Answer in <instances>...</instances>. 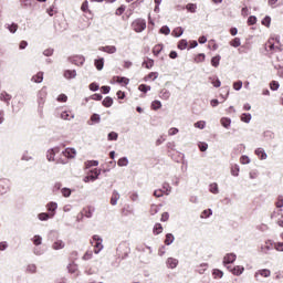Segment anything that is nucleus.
Segmentation results:
<instances>
[{
    "label": "nucleus",
    "mask_w": 283,
    "mask_h": 283,
    "mask_svg": "<svg viewBox=\"0 0 283 283\" xmlns=\"http://www.w3.org/2000/svg\"><path fill=\"white\" fill-rule=\"evenodd\" d=\"M91 244L95 247L94 253L98 254L101 253V251H103V239L97 234L93 235V241L91 242Z\"/></svg>",
    "instance_id": "obj_2"
},
{
    "label": "nucleus",
    "mask_w": 283,
    "mask_h": 283,
    "mask_svg": "<svg viewBox=\"0 0 283 283\" xmlns=\"http://www.w3.org/2000/svg\"><path fill=\"white\" fill-rule=\"evenodd\" d=\"M31 81L33 83H43V72H39L36 75H33Z\"/></svg>",
    "instance_id": "obj_21"
},
{
    "label": "nucleus",
    "mask_w": 283,
    "mask_h": 283,
    "mask_svg": "<svg viewBox=\"0 0 283 283\" xmlns=\"http://www.w3.org/2000/svg\"><path fill=\"white\" fill-rule=\"evenodd\" d=\"M209 191L210 193H214V195L220 193V190L218 189V184H211L209 186Z\"/></svg>",
    "instance_id": "obj_36"
},
{
    "label": "nucleus",
    "mask_w": 283,
    "mask_h": 283,
    "mask_svg": "<svg viewBox=\"0 0 283 283\" xmlns=\"http://www.w3.org/2000/svg\"><path fill=\"white\" fill-rule=\"evenodd\" d=\"M242 123H251V114L250 113H243L241 115Z\"/></svg>",
    "instance_id": "obj_40"
},
{
    "label": "nucleus",
    "mask_w": 283,
    "mask_h": 283,
    "mask_svg": "<svg viewBox=\"0 0 283 283\" xmlns=\"http://www.w3.org/2000/svg\"><path fill=\"white\" fill-rule=\"evenodd\" d=\"M0 101L6 103L7 105H10V101H12V95L8 94V92L3 91L0 94Z\"/></svg>",
    "instance_id": "obj_7"
},
{
    "label": "nucleus",
    "mask_w": 283,
    "mask_h": 283,
    "mask_svg": "<svg viewBox=\"0 0 283 283\" xmlns=\"http://www.w3.org/2000/svg\"><path fill=\"white\" fill-rule=\"evenodd\" d=\"M39 220H41V222H45L48 220H50V218H54V213H48V212H42L40 214H38Z\"/></svg>",
    "instance_id": "obj_12"
},
{
    "label": "nucleus",
    "mask_w": 283,
    "mask_h": 283,
    "mask_svg": "<svg viewBox=\"0 0 283 283\" xmlns=\"http://www.w3.org/2000/svg\"><path fill=\"white\" fill-rule=\"evenodd\" d=\"M23 8H32V3H34V0H20Z\"/></svg>",
    "instance_id": "obj_45"
},
{
    "label": "nucleus",
    "mask_w": 283,
    "mask_h": 283,
    "mask_svg": "<svg viewBox=\"0 0 283 283\" xmlns=\"http://www.w3.org/2000/svg\"><path fill=\"white\" fill-rule=\"evenodd\" d=\"M98 176H101V170L94 169L91 171V175H88V178L94 182V180H98Z\"/></svg>",
    "instance_id": "obj_20"
},
{
    "label": "nucleus",
    "mask_w": 283,
    "mask_h": 283,
    "mask_svg": "<svg viewBox=\"0 0 283 283\" xmlns=\"http://www.w3.org/2000/svg\"><path fill=\"white\" fill-rule=\"evenodd\" d=\"M163 48L164 45L163 44H157L153 48V54L155 56H158V54H160V52H163Z\"/></svg>",
    "instance_id": "obj_31"
},
{
    "label": "nucleus",
    "mask_w": 283,
    "mask_h": 283,
    "mask_svg": "<svg viewBox=\"0 0 283 283\" xmlns=\"http://www.w3.org/2000/svg\"><path fill=\"white\" fill-rule=\"evenodd\" d=\"M211 84L213 85V87H220V85H222V82H220L219 78H212Z\"/></svg>",
    "instance_id": "obj_64"
},
{
    "label": "nucleus",
    "mask_w": 283,
    "mask_h": 283,
    "mask_svg": "<svg viewBox=\"0 0 283 283\" xmlns=\"http://www.w3.org/2000/svg\"><path fill=\"white\" fill-rule=\"evenodd\" d=\"M174 240H176L174 238V234L168 233V234H166L165 244H167V247H169V244H174Z\"/></svg>",
    "instance_id": "obj_32"
},
{
    "label": "nucleus",
    "mask_w": 283,
    "mask_h": 283,
    "mask_svg": "<svg viewBox=\"0 0 283 283\" xmlns=\"http://www.w3.org/2000/svg\"><path fill=\"white\" fill-rule=\"evenodd\" d=\"M230 45H232V48H240V45H242V42L240 41V38H234L231 42Z\"/></svg>",
    "instance_id": "obj_44"
},
{
    "label": "nucleus",
    "mask_w": 283,
    "mask_h": 283,
    "mask_svg": "<svg viewBox=\"0 0 283 283\" xmlns=\"http://www.w3.org/2000/svg\"><path fill=\"white\" fill-rule=\"evenodd\" d=\"M91 120H92V123H101V115H98V114H93V115L91 116Z\"/></svg>",
    "instance_id": "obj_58"
},
{
    "label": "nucleus",
    "mask_w": 283,
    "mask_h": 283,
    "mask_svg": "<svg viewBox=\"0 0 283 283\" xmlns=\"http://www.w3.org/2000/svg\"><path fill=\"white\" fill-rule=\"evenodd\" d=\"M82 12H90V2L85 0L81 7Z\"/></svg>",
    "instance_id": "obj_46"
},
{
    "label": "nucleus",
    "mask_w": 283,
    "mask_h": 283,
    "mask_svg": "<svg viewBox=\"0 0 283 283\" xmlns=\"http://www.w3.org/2000/svg\"><path fill=\"white\" fill-rule=\"evenodd\" d=\"M143 66L146 67L147 70H151L154 67V60L148 59L147 61H144Z\"/></svg>",
    "instance_id": "obj_37"
},
{
    "label": "nucleus",
    "mask_w": 283,
    "mask_h": 283,
    "mask_svg": "<svg viewBox=\"0 0 283 283\" xmlns=\"http://www.w3.org/2000/svg\"><path fill=\"white\" fill-rule=\"evenodd\" d=\"M31 240L35 247H41V244H43V238L39 234H35Z\"/></svg>",
    "instance_id": "obj_19"
},
{
    "label": "nucleus",
    "mask_w": 283,
    "mask_h": 283,
    "mask_svg": "<svg viewBox=\"0 0 283 283\" xmlns=\"http://www.w3.org/2000/svg\"><path fill=\"white\" fill-rule=\"evenodd\" d=\"M104 65H105V59L102 57L99 60H95L96 70L98 71L103 70Z\"/></svg>",
    "instance_id": "obj_27"
},
{
    "label": "nucleus",
    "mask_w": 283,
    "mask_h": 283,
    "mask_svg": "<svg viewBox=\"0 0 283 283\" xmlns=\"http://www.w3.org/2000/svg\"><path fill=\"white\" fill-rule=\"evenodd\" d=\"M147 28V22L143 19H137L133 21L132 29L134 32H143Z\"/></svg>",
    "instance_id": "obj_1"
},
{
    "label": "nucleus",
    "mask_w": 283,
    "mask_h": 283,
    "mask_svg": "<svg viewBox=\"0 0 283 283\" xmlns=\"http://www.w3.org/2000/svg\"><path fill=\"white\" fill-rule=\"evenodd\" d=\"M255 154L260 158V160H266V158H269L266 151H264V148H256Z\"/></svg>",
    "instance_id": "obj_11"
},
{
    "label": "nucleus",
    "mask_w": 283,
    "mask_h": 283,
    "mask_svg": "<svg viewBox=\"0 0 283 283\" xmlns=\"http://www.w3.org/2000/svg\"><path fill=\"white\" fill-rule=\"evenodd\" d=\"M82 216H85V218H92L94 216V208L90 206L88 208H84L82 211Z\"/></svg>",
    "instance_id": "obj_14"
},
{
    "label": "nucleus",
    "mask_w": 283,
    "mask_h": 283,
    "mask_svg": "<svg viewBox=\"0 0 283 283\" xmlns=\"http://www.w3.org/2000/svg\"><path fill=\"white\" fill-rule=\"evenodd\" d=\"M237 255L234 253H229L223 258V266L227 264H233L235 262Z\"/></svg>",
    "instance_id": "obj_4"
},
{
    "label": "nucleus",
    "mask_w": 283,
    "mask_h": 283,
    "mask_svg": "<svg viewBox=\"0 0 283 283\" xmlns=\"http://www.w3.org/2000/svg\"><path fill=\"white\" fill-rule=\"evenodd\" d=\"M220 59H222L220 55L213 56L211 59V65L212 67H218L220 65Z\"/></svg>",
    "instance_id": "obj_35"
},
{
    "label": "nucleus",
    "mask_w": 283,
    "mask_h": 283,
    "mask_svg": "<svg viewBox=\"0 0 283 283\" xmlns=\"http://www.w3.org/2000/svg\"><path fill=\"white\" fill-rule=\"evenodd\" d=\"M160 107H163V103H160V101H154L153 103H151V108L153 109H160Z\"/></svg>",
    "instance_id": "obj_49"
},
{
    "label": "nucleus",
    "mask_w": 283,
    "mask_h": 283,
    "mask_svg": "<svg viewBox=\"0 0 283 283\" xmlns=\"http://www.w3.org/2000/svg\"><path fill=\"white\" fill-rule=\"evenodd\" d=\"M64 78H67V80L76 78V70L64 71Z\"/></svg>",
    "instance_id": "obj_15"
},
{
    "label": "nucleus",
    "mask_w": 283,
    "mask_h": 283,
    "mask_svg": "<svg viewBox=\"0 0 283 283\" xmlns=\"http://www.w3.org/2000/svg\"><path fill=\"white\" fill-rule=\"evenodd\" d=\"M213 275H214V277H223L224 272H222L219 269H216V270H213Z\"/></svg>",
    "instance_id": "obj_59"
},
{
    "label": "nucleus",
    "mask_w": 283,
    "mask_h": 283,
    "mask_svg": "<svg viewBox=\"0 0 283 283\" xmlns=\"http://www.w3.org/2000/svg\"><path fill=\"white\" fill-rule=\"evenodd\" d=\"M220 123L226 129H229V127H231V118L222 117Z\"/></svg>",
    "instance_id": "obj_24"
},
{
    "label": "nucleus",
    "mask_w": 283,
    "mask_h": 283,
    "mask_svg": "<svg viewBox=\"0 0 283 283\" xmlns=\"http://www.w3.org/2000/svg\"><path fill=\"white\" fill-rule=\"evenodd\" d=\"M270 90H272V92H277V90H280V83L277 81H272L270 83Z\"/></svg>",
    "instance_id": "obj_39"
},
{
    "label": "nucleus",
    "mask_w": 283,
    "mask_h": 283,
    "mask_svg": "<svg viewBox=\"0 0 283 283\" xmlns=\"http://www.w3.org/2000/svg\"><path fill=\"white\" fill-rule=\"evenodd\" d=\"M167 265L169 269H176V266H178V260L174 258H169L167 260Z\"/></svg>",
    "instance_id": "obj_23"
},
{
    "label": "nucleus",
    "mask_w": 283,
    "mask_h": 283,
    "mask_svg": "<svg viewBox=\"0 0 283 283\" xmlns=\"http://www.w3.org/2000/svg\"><path fill=\"white\" fill-rule=\"evenodd\" d=\"M163 189L166 196H169V193H171V186L168 182L163 184Z\"/></svg>",
    "instance_id": "obj_38"
},
{
    "label": "nucleus",
    "mask_w": 283,
    "mask_h": 283,
    "mask_svg": "<svg viewBox=\"0 0 283 283\" xmlns=\"http://www.w3.org/2000/svg\"><path fill=\"white\" fill-rule=\"evenodd\" d=\"M275 205H276L277 209H282V207H283V196L277 197V201H276Z\"/></svg>",
    "instance_id": "obj_62"
},
{
    "label": "nucleus",
    "mask_w": 283,
    "mask_h": 283,
    "mask_svg": "<svg viewBox=\"0 0 283 283\" xmlns=\"http://www.w3.org/2000/svg\"><path fill=\"white\" fill-rule=\"evenodd\" d=\"M233 90H235V92H240V90H242V81L234 82Z\"/></svg>",
    "instance_id": "obj_53"
},
{
    "label": "nucleus",
    "mask_w": 283,
    "mask_h": 283,
    "mask_svg": "<svg viewBox=\"0 0 283 283\" xmlns=\"http://www.w3.org/2000/svg\"><path fill=\"white\" fill-rule=\"evenodd\" d=\"M59 151H61V148L59 147H54L48 150L46 153V158L49 160V163L54 161V156H56V154H59Z\"/></svg>",
    "instance_id": "obj_3"
},
{
    "label": "nucleus",
    "mask_w": 283,
    "mask_h": 283,
    "mask_svg": "<svg viewBox=\"0 0 283 283\" xmlns=\"http://www.w3.org/2000/svg\"><path fill=\"white\" fill-rule=\"evenodd\" d=\"M186 10L191 13H196V10H198V6L196 3H188L186 6Z\"/></svg>",
    "instance_id": "obj_33"
},
{
    "label": "nucleus",
    "mask_w": 283,
    "mask_h": 283,
    "mask_svg": "<svg viewBox=\"0 0 283 283\" xmlns=\"http://www.w3.org/2000/svg\"><path fill=\"white\" fill-rule=\"evenodd\" d=\"M160 98L163 101H169V97L171 96V93L167 88H163L159 94Z\"/></svg>",
    "instance_id": "obj_17"
},
{
    "label": "nucleus",
    "mask_w": 283,
    "mask_h": 283,
    "mask_svg": "<svg viewBox=\"0 0 283 283\" xmlns=\"http://www.w3.org/2000/svg\"><path fill=\"white\" fill-rule=\"evenodd\" d=\"M153 231L155 235H160L163 233V224L156 223Z\"/></svg>",
    "instance_id": "obj_34"
},
{
    "label": "nucleus",
    "mask_w": 283,
    "mask_h": 283,
    "mask_svg": "<svg viewBox=\"0 0 283 283\" xmlns=\"http://www.w3.org/2000/svg\"><path fill=\"white\" fill-rule=\"evenodd\" d=\"M40 103H43L44 98L48 96V88L43 87L39 94Z\"/></svg>",
    "instance_id": "obj_30"
},
{
    "label": "nucleus",
    "mask_w": 283,
    "mask_h": 283,
    "mask_svg": "<svg viewBox=\"0 0 283 283\" xmlns=\"http://www.w3.org/2000/svg\"><path fill=\"white\" fill-rule=\"evenodd\" d=\"M207 269H209V264L202 263V264H200L199 268H198V273H199L200 275H203V273H205V271H207Z\"/></svg>",
    "instance_id": "obj_41"
},
{
    "label": "nucleus",
    "mask_w": 283,
    "mask_h": 283,
    "mask_svg": "<svg viewBox=\"0 0 283 283\" xmlns=\"http://www.w3.org/2000/svg\"><path fill=\"white\" fill-rule=\"evenodd\" d=\"M118 167H127L129 165V159L127 157H122L117 161Z\"/></svg>",
    "instance_id": "obj_28"
},
{
    "label": "nucleus",
    "mask_w": 283,
    "mask_h": 283,
    "mask_svg": "<svg viewBox=\"0 0 283 283\" xmlns=\"http://www.w3.org/2000/svg\"><path fill=\"white\" fill-rule=\"evenodd\" d=\"M107 138L108 140H118V134L116 132H111Z\"/></svg>",
    "instance_id": "obj_52"
},
{
    "label": "nucleus",
    "mask_w": 283,
    "mask_h": 283,
    "mask_svg": "<svg viewBox=\"0 0 283 283\" xmlns=\"http://www.w3.org/2000/svg\"><path fill=\"white\" fill-rule=\"evenodd\" d=\"M28 273H36V265L30 264L27 268Z\"/></svg>",
    "instance_id": "obj_63"
},
{
    "label": "nucleus",
    "mask_w": 283,
    "mask_h": 283,
    "mask_svg": "<svg viewBox=\"0 0 283 283\" xmlns=\"http://www.w3.org/2000/svg\"><path fill=\"white\" fill-rule=\"evenodd\" d=\"M7 30L11 32V34H14L19 30V24L17 23H11V24H6Z\"/></svg>",
    "instance_id": "obj_22"
},
{
    "label": "nucleus",
    "mask_w": 283,
    "mask_h": 283,
    "mask_svg": "<svg viewBox=\"0 0 283 283\" xmlns=\"http://www.w3.org/2000/svg\"><path fill=\"white\" fill-rule=\"evenodd\" d=\"M61 192L64 198H70V196H72V190L70 188H63Z\"/></svg>",
    "instance_id": "obj_47"
},
{
    "label": "nucleus",
    "mask_w": 283,
    "mask_h": 283,
    "mask_svg": "<svg viewBox=\"0 0 283 283\" xmlns=\"http://www.w3.org/2000/svg\"><path fill=\"white\" fill-rule=\"evenodd\" d=\"M77 269L78 268L74 263L67 265L69 273H74L75 271H77Z\"/></svg>",
    "instance_id": "obj_56"
},
{
    "label": "nucleus",
    "mask_w": 283,
    "mask_h": 283,
    "mask_svg": "<svg viewBox=\"0 0 283 283\" xmlns=\"http://www.w3.org/2000/svg\"><path fill=\"white\" fill-rule=\"evenodd\" d=\"M46 209L48 211H50L51 213H54L56 211V209H59V205L56 202H49L46 205Z\"/></svg>",
    "instance_id": "obj_26"
},
{
    "label": "nucleus",
    "mask_w": 283,
    "mask_h": 283,
    "mask_svg": "<svg viewBox=\"0 0 283 283\" xmlns=\"http://www.w3.org/2000/svg\"><path fill=\"white\" fill-rule=\"evenodd\" d=\"M206 126H207V123L203 120L195 123V127H197L198 129H205Z\"/></svg>",
    "instance_id": "obj_54"
},
{
    "label": "nucleus",
    "mask_w": 283,
    "mask_h": 283,
    "mask_svg": "<svg viewBox=\"0 0 283 283\" xmlns=\"http://www.w3.org/2000/svg\"><path fill=\"white\" fill-rule=\"evenodd\" d=\"M61 118L63 120H71V118H74V115H71L70 113H67L66 111L61 113Z\"/></svg>",
    "instance_id": "obj_42"
},
{
    "label": "nucleus",
    "mask_w": 283,
    "mask_h": 283,
    "mask_svg": "<svg viewBox=\"0 0 283 283\" xmlns=\"http://www.w3.org/2000/svg\"><path fill=\"white\" fill-rule=\"evenodd\" d=\"M187 45H188L187 40H180L179 43H178V49L179 50H187Z\"/></svg>",
    "instance_id": "obj_48"
},
{
    "label": "nucleus",
    "mask_w": 283,
    "mask_h": 283,
    "mask_svg": "<svg viewBox=\"0 0 283 283\" xmlns=\"http://www.w3.org/2000/svg\"><path fill=\"white\" fill-rule=\"evenodd\" d=\"M231 174H232V176L238 177L240 175V167H238V166L232 167Z\"/></svg>",
    "instance_id": "obj_61"
},
{
    "label": "nucleus",
    "mask_w": 283,
    "mask_h": 283,
    "mask_svg": "<svg viewBox=\"0 0 283 283\" xmlns=\"http://www.w3.org/2000/svg\"><path fill=\"white\" fill-rule=\"evenodd\" d=\"M233 275H242L244 273V266L237 265L233 269H230Z\"/></svg>",
    "instance_id": "obj_16"
},
{
    "label": "nucleus",
    "mask_w": 283,
    "mask_h": 283,
    "mask_svg": "<svg viewBox=\"0 0 283 283\" xmlns=\"http://www.w3.org/2000/svg\"><path fill=\"white\" fill-rule=\"evenodd\" d=\"M118 200H120V195L118 193V191L114 190L111 198V205H113V207H116V205H118Z\"/></svg>",
    "instance_id": "obj_9"
},
{
    "label": "nucleus",
    "mask_w": 283,
    "mask_h": 283,
    "mask_svg": "<svg viewBox=\"0 0 283 283\" xmlns=\"http://www.w3.org/2000/svg\"><path fill=\"white\" fill-rule=\"evenodd\" d=\"M172 34L176 38H180L182 36V34H185V30L182 29V27H178L172 31Z\"/></svg>",
    "instance_id": "obj_29"
},
{
    "label": "nucleus",
    "mask_w": 283,
    "mask_h": 283,
    "mask_svg": "<svg viewBox=\"0 0 283 283\" xmlns=\"http://www.w3.org/2000/svg\"><path fill=\"white\" fill-rule=\"evenodd\" d=\"M262 25H265L266 28H269L271 25V17L266 15L263 20H262Z\"/></svg>",
    "instance_id": "obj_55"
},
{
    "label": "nucleus",
    "mask_w": 283,
    "mask_h": 283,
    "mask_svg": "<svg viewBox=\"0 0 283 283\" xmlns=\"http://www.w3.org/2000/svg\"><path fill=\"white\" fill-rule=\"evenodd\" d=\"M102 105L104 107H112V105H114V99L112 97L107 96L103 99Z\"/></svg>",
    "instance_id": "obj_25"
},
{
    "label": "nucleus",
    "mask_w": 283,
    "mask_h": 283,
    "mask_svg": "<svg viewBox=\"0 0 283 283\" xmlns=\"http://www.w3.org/2000/svg\"><path fill=\"white\" fill-rule=\"evenodd\" d=\"M210 216H213V211L211 209L203 210L201 212V218H209Z\"/></svg>",
    "instance_id": "obj_50"
},
{
    "label": "nucleus",
    "mask_w": 283,
    "mask_h": 283,
    "mask_svg": "<svg viewBox=\"0 0 283 283\" xmlns=\"http://www.w3.org/2000/svg\"><path fill=\"white\" fill-rule=\"evenodd\" d=\"M259 275H262V277H271V270H260L255 273L254 277H258Z\"/></svg>",
    "instance_id": "obj_18"
},
{
    "label": "nucleus",
    "mask_w": 283,
    "mask_h": 283,
    "mask_svg": "<svg viewBox=\"0 0 283 283\" xmlns=\"http://www.w3.org/2000/svg\"><path fill=\"white\" fill-rule=\"evenodd\" d=\"M147 78H153V81H156V78H158V72H150L148 76L145 77V81H147Z\"/></svg>",
    "instance_id": "obj_57"
},
{
    "label": "nucleus",
    "mask_w": 283,
    "mask_h": 283,
    "mask_svg": "<svg viewBox=\"0 0 283 283\" xmlns=\"http://www.w3.org/2000/svg\"><path fill=\"white\" fill-rule=\"evenodd\" d=\"M170 32H171V30L169 29V27H167V25H164V27H161V29H160V33L161 34H170Z\"/></svg>",
    "instance_id": "obj_60"
},
{
    "label": "nucleus",
    "mask_w": 283,
    "mask_h": 283,
    "mask_svg": "<svg viewBox=\"0 0 283 283\" xmlns=\"http://www.w3.org/2000/svg\"><path fill=\"white\" fill-rule=\"evenodd\" d=\"M62 154L65 158H76V149L74 148H66Z\"/></svg>",
    "instance_id": "obj_6"
},
{
    "label": "nucleus",
    "mask_w": 283,
    "mask_h": 283,
    "mask_svg": "<svg viewBox=\"0 0 283 283\" xmlns=\"http://www.w3.org/2000/svg\"><path fill=\"white\" fill-rule=\"evenodd\" d=\"M138 90H139V92H144V94H147V92H149L151 90V86H149L147 84H140Z\"/></svg>",
    "instance_id": "obj_43"
},
{
    "label": "nucleus",
    "mask_w": 283,
    "mask_h": 283,
    "mask_svg": "<svg viewBox=\"0 0 283 283\" xmlns=\"http://www.w3.org/2000/svg\"><path fill=\"white\" fill-rule=\"evenodd\" d=\"M101 52H106V54H116V46L115 45H106L99 48Z\"/></svg>",
    "instance_id": "obj_5"
},
{
    "label": "nucleus",
    "mask_w": 283,
    "mask_h": 283,
    "mask_svg": "<svg viewBox=\"0 0 283 283\" xmlns=\"http://www.w3.org/2000/svg\"><path fill=\"white\" fill-rule=\"evenodd\" d=\"M71 63L74 65H83V63H85V57L82 55H76L71 60Z\"/></svg>",
    "instance_id": "obj_10"
},
{
    "label": "nucleus",
    "mask_w": 283,
    "mask_h": 283,
    "mask_svg": "<svg viewBox=\"0 0 283 283\" xmlns=\"http://www.w3.org/2000/svg\"><path fill=\"white\" fill-rule=\"evenodd\" d=\"M273 249V242L266 241L264 245L261 247L262 253H269V251H272Z\"/></svg>",
    "instance_id": "obj_13"
},
{
    "label": "nucleus",
    "mask_w": 283,
    "mask_h": 283,
    "mask_svg": "<svg viewBox=\"0 0 283 283\" xmlns=\"http://www.w3.org/2000/svg\"><path fill=\"white\" fill-rule=\"evenodd\" d=\"M258 23V18L255 15H251L248 19V25H255Z\"/></svg>",
    "instance_id": "obj_51"
},
{
    "label": "nucleus",
    "mask_w": 283,
    "mask_h": 283,
    "mask_svg": "<svg viewBox=\"0 0 283 283\" xmlns=\"http://www.w3.org/2000/svg\"><path fill=\"white\" fill-rule=\"evenodd\" d=\"M52 249L54 251H61V249H65V242L63 240H56L53 244H52Z\"/></svg>",
    "instance_id": "obj_8"
}]
</instances>
